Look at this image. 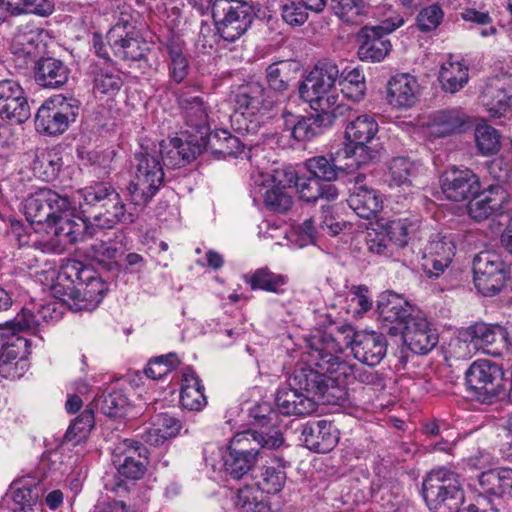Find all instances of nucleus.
Segmentation results:
<instances>
[{
    "mask_svg": "<svg viewBox=\"0 0 512 512\" xmlns=\"http://www.w3.org/2000/svg\"><path fill=\"white\" fill-rule=\"evenodd\" d=\"M201 145L196 144L192 132L185 139L175 137L159 143L142 139L135 153L136 172L130 185V201L135 206H145L163 183V166L172 169L185 166L201 154Z\"/></svg>",
    "mask_w": 512,
    "mask_h": 512,
    "instance_id": "f257e3e1",
    "label": "nucleus"
},
{
    "mask_svg": "<svg viewBox=\"0 0 512 512\" xmlns=\"http://www.w3.org/2000/svg\"><path fill=\"white\" fill-rule=\"evenodd\" d=\"M312 343L315 354H331L335 358H340L344 348L350 347L354 357L368 366L378 365L387 352V341L382 333L356 332L350 324L317 330Z\"/></svg>",
    "mask_w": 512,
    "mask_h": 512,
    "instance_id": "f03ea898",
    "label": "nucleus"
},
{
    "mask_svg": "<svg viewBox=\"0 0 512 512\" xmlns=\"http://www.w3.org/2000/svg\"><path fill=\"white\" fill-rule=\"evenodd\" d=\"M104 291L105 285L96 272L76 260L61 268L52 286L53 295L74 310L94 309L102 301Z\"/></svg>",
    "mask_w": 512,
    "mask_h": 512,
    "instance_id": "7ed1b4c3",
    "label": "nucleus"
},
{
    "mask_svg": "<svg viewBox=\"0 0 512 512\" xmlns=\"http://www.w3.org/2000/svg\"><path fill=\"white\" fill-rule=\"evenodd\" d=\"M284 442L280 432L272 434L253 430L236 434L223 455L224 469L234 479H241L255 466L264 450H273Z\"/></svg>",
    "mask_w": 512,
    "mask_h": 512,
    "instance_id": "20e7f679",
    "label": "nucleus"
},
{
    "mask_svg": "<svg viewBox=\"0 0 512 512\" xmlns=\"http://www.w3.org/2000/svg\"><path fill=\"white\" fill-rule=\"evenodd\" d=\"M182 428L181 422L169 415L160 413L153 418L150 425L133 429L130 439V480L141 479L149 464L148 449L143 445H160L177 436Z\"/></svg>",
    "mask_w": 512,
    "mask_h": 512,
    "instance_id": "39448f33",
    "label": "nucleus"
},
{
    "mask_svg": "<svg viewBox=\"0 0 512 512\" xmlns=\"http://www.w3.org/2000/svg\"><path fill=\"white\" fill-rule=\"evenodd\" d=\"M423 497L432 512H459L465 499L458 474L444 467L427 475Z\"/></svg>",
    "mask_w": 512,
    "mask_h": 512,
    "instance_id": "423d86ee",
    "label": "nucleus"
},
{
    "mask_svg": "<svg viewBox=\"0 0 512 512\" xmlns=\"http://www.w3.org/2000/svg\"><path fill=\"white\" fill-rule=\"evenodd\" d=\"M340 69L335 61L323 59L299 85L300 97L315 110L335 109L338 96L334 92Z\"/></svg>",
    "mask_w": 512,
    "mask_h": 512,
    "instance_id": "0eeeda50",
    "label": "nucleus"
},
{
    "mask_svg": "<svg viewBox=\"0 0 512 512\" xmlns=\"http://www.w3.org/2000/svg\"><path fill=\"white\" fill-rule=\"evenodd\" d=\"M211 3V13L217 31L227 42L239 39L250 27L253 7L241 0H206Z\"/></svg>",
    "mask_w": 512,
    "mask_h": 512,
    "instance_id": "6e6552de",
    "label": "nucleus"
},
{
    "mask_svg": "<svg viewBox=\"0 0 512 512\" xmlns=\"http://www.w3.org/2000/svg\"><path fill=\"white\" fill-rule=\"evenodd\" d=\"M79 194L85 205L104 210H100L93 217L97 227L112 228L125 215V205L121 203L119 194L103 183L86 187Z\"/></svg>",
    "mask_w": 512,
    "mask_h": 512,
    "instance_id": "1a4fd4ad",
    "label": "nucleus"
},
{
    "mask_svg": "<svg viewBox=\"0 0 512 512\" xmlns=\"http://www.w3.org/2000/svg\"><path fill=\"white\" fill-rule=\"evenodd\" d=\"M276 100L270 92L259 82H248L240 85L234 96V105L237 112L249 119L253 125L247 126V131L253 130L259 124V119L265 116Z\"/></svg>",
    "mask_w": 512,
    "mask_h": 512,
    "instance_id": "9d476101",
    "label": "nucleus"
},
{
    "mask_svg": "<svg viewBox=\"0 0 512 512\" xmlns=\"http://www.w3.org/2000/svg\"><path fill=\"white\" fill-rule=\"evenodd\" d=\"M504 372L500 365L490 360L474 361L465 373L466 384L482 402H492L503 388Z\"/></svg>",
    "mask_w": 512,
    "mask_h": 512,
    "instance_id": "9b49d317",
    "label": "nucleus"
},
{
    "mask_svg": "<svg viewBox=\"0 0 512 512\" xmlns=\"http://www.w3.org/2000/svg\"><path fill=\"white\" fill-rule=\"evenodd\" d=\"M72 210V204L67 196H62L51 189H39L30 195L24 204V213L31 224L45 225L52 222L58 213Z\"/></svg>",
    "mask_w": 512,
    "mask_h": 512,
    "instance_id": "f8f14e48",
    "label": "nucleus"
},
{
    "mask_svg": "<svg viewBox=\"0 0 512 512\" xmlns=\"http://www.w3.org/2000/svg\"><path fill=\"white\" fill-rule=\"evenodd\" d=\"M127 250V237L125 233H121L108 242L96 241L90 244L86 248V254L111 278L117 279L121 274H126Z\"/></svg>",
    "mask_w": 512,
    "mask_h": 512,
    "instance_id": "ddd939ff",
    "label": "nucleus"
},
{
    "mask_svg": "<svg viewBox=\"0 0 512 512\" xmlns=\"http://www.w3.org/2000/svg\"><path fill=\"white\" fill-rule=\"evenodd\" d=\"M404 23L403 18L383 21L377 26H365L358 34V56L362 61L380 62L391 49V43L385 35L393 32Z\"/></svg>",
    "mask_w": 512,
    "mask_h": 512,
    "instance_id": "4468645a",
    "label": "nucleus"
},
{
    "mask_svg": "<svg viewBox=\"0 0 512 512\" xmlns=\"http://www.w3.org/2000/svg\"><path fill=\"white\" fill-rule=\"evenodd\" d=\"M474 283L484 296L498 293L506 281V270L500 256L492 251H482L473 259Z\"/></svg>",
    "mask_w": 512,
    "mask_h": 512,
    "instance_id": "2eb2a0df",
    "label": "nucleus"
},
{
    "mask_svg": "<svg viewBox=\"0 0 512 512\" xmlns=\"http://www.w3.org/2000/svg\"><path fill=\"white\" fill-rule=\"evenodd\" d=\"M78 106L66 98L57 96L47 100L37 111L35 126L38 131L48 135L62 134L69 123L75 121Z\"/></svg>",
    "mask_w": 512,
    "mask_h": 512,
    "instance_id": "dca6fc26",
    "label": "nucleus"
},
{
    "mask_svg": "<svg viewBox=\"0 0 512 512\" xmlns=\"http://www.w3.org/2000/svg\"><path fill=\"white\" fill-rule=\"evenodd\" d=\"M463 337L458 340L459 344H465L467 348L472 346L475 351L482 350L493 356H500L503 350L512 345L506 329L499 325L477 323L469 327Z\"/></svg>",
    "mask_w": 512,
    "mask_h": 512,
    "instance_id": "f3484780",
    "label": "nucleus"
},
{
    "mask_svg": "<svg viewBox=\"0 0 512 512\" xmlns=\"http://www.w3.org/2000/svg\"><path fill=\"white\" fill-rule=\"evenodd\" d=\"M31 116L28 97L21 84L13 79L0 80V117L22 124Z\"/></svg>",
    "mask_w": 512,
    "mask_h": 512,
    "instance_id": "a211bd4d",
    "label": "nucleus"
},
{
    "mask_svg": "<svg viewBox=\"0 0 512 512\" xmlns=\"http://www.w3.org/2000/svg\"><path fill=\"white\" fill-rule=\"evenodd\" d=\"M407 235L406 220H391L380 229L367 232V248L375 255L388 256L393 253L394 247H403L407 244Z\"/></svg>",
    "mask_w": 512,
    "mask_h": 512,
    "instance_id": "6ab92c4d",
    "label": "nucleus"
},
{
    "mask_svg": "<svg viewBox=\"0 0 512 512\" xmlns=\"http://www.w3.org/2000/svg\"><path fill=\"white\" fill-rule=\"evenodd\" d=\"M315 337L316 332L306 339L307 351L305 352L304 360L307 363V366L296 368L288 380L289 387L295 391L302 392L305 395H310L313 399H315L317 393H319V388L321 386L324 375L328 372L317 365L318 361H313L312 342Z\"/></svg>",
    "mask_w": 512,
    "mask_h": 512,
    "instance_id": "aec40b11",
    "label": "nucleus"
},
{
    "mask_svg": "<svg viewBox=\"0 0 512 512\" xmlns=\"http://www.w3.org/2000/svg\"><path fill=\"white\" fill-rule=\"evenodd\" d=\"M378 313L382 319L383 329L392 336H396L403 326L414 318L411 305L394 292L381 295L378 301Z\"/></svg>",
    "mask_w": 512,
    "mask_h": 512,
    "instance_id": "412c9836",
    "label": "nucleus"
},
{
    "mask_svg": "<svg viewBox=\"0 0 512 512\" xmlns=\"http://www.w3.org/2000/svg\"><path fill=\"white\" fill-rule=\"evenodd\" d=\"M455 250L452 234H435L427 244L423 257V268L427 275L439 277L449 267Z\"/></svg>",
    "mask_w": 512,
    "mask_h": 512,
    "instance_id": "4be33fe9",
    "label": "nucleus"
},
{
    "mask_svg": "<svg viewBox=\"0 0 512 512\" xmlns=\"http://www.w3.org/2000/svg\"><path fill=\"white\" fill-rule=\"evenodd\" d=\"M312 357L313 361H318L317 365L322 369L336 371L343 375L345 379H349L350 383L355 380L378 389L384 387L383 378L378 372L365 369L356 364H349L340 358H335L331 354H324L323 356L320 352L316 354L312 352Z\"/></svg>",
    "mask_w": 512,
    "mask_h": 512,
    "instance_id": "5701e85b",
    "label": "nucleus"
},
{
    "mask_svg": "<svg viewBox=\"0 0 512 512\" xmlns=\"http://www.w3.org/2000/svg\"><path fill=\"white\" fill-rule=\"evenodd\" d=\"M441 189L448 200L459 202L476 196L480 191V181L472 170L453 167L443 174Z\"/></svg>",
    "mask_w": 512,
    "mask_h": 512,
    "instance_id": "b1692460",
    "label": "nucleus"
},
{
    "mask_svg": "<svg viewBox=\"0 0 512 512\" xmlns=\"http://www.w3.org/2000/svg\"><path fill=\"white\" fill-rule=\"evenodd\" d=\"M69 212L58 213L55 219L45 228L47 234L56 238L55 245L57 246L74 244L94 235L95 229L93 227L88 226L84 219L70 218Z\"/></svg>",
    "mask_w": 512,
    "mask_h": 512,
    "instance_id": "393cba45",
    "label": "nucleus"
},
{
    "mask_svg": "<svg viewBox=\"0 0 512 512\" xmlns=\"http://www.w3.org/2000/svg\"><path fill=\"white\" fill-rule=\"evenodd\" d=\"M249 161L254 167L252 179L256 186L266 187V183L287 189L292 185H296L299 176L291 168L274 169L272 174L269 173V161L262 155V151L258 148L250 150Z\"/></svg>",
    "mask_w": 512,
    "mask_h": 512,
    "instance_id": "a878e982",
    "label": "nucleus"
},
{
    "mask_svg": "<svg viewBox=\"0 0 512 512\" xmlns=\"http://www.w3.org/2000/svg\"><path fill=\"white\" fill-rule=\"evenodd\" d=\"M403 342L416 354H427L438 343V335L428 321L421 316H414L399 332Z\"/></svg>",
    "mask_w": 512,
    "mask_h": 512,
    "instance_id": "bb28decb",
    "label": "nucleus"
},
{
    "mask_svg": "<svg viewBox=\"0 0 512 512\" xmlns=\"http://www.w3.org/2000/svg\"><path fill=\"white\" fill-rule=\"evenodd\" d=\"M28 340L18 337L0 349V376L6 379L20 378L27 369Z\"/></svg>",
    "mask_w": 512,
    "mask_h": 512,
    "instance_id": "cd10ccee",
    "label": "nucleus"
},
{
    "mask_svg": "<svg viewBox=\"0 0 512 512\" xmlns=\"http://www.w3.org/2000/svg\"><path fill=\"white\" fill-rule=\"evenodd\" d=\"M364 180V174L354 177V187L351 189L347 202L359 217L369 219L381 209L382 199L378 191L368 187Z\"/></svg>",
    "mask_w": 512,
    "mask_h": 512,
    "instance_id": "c85d7f7f",
    "label": "nucleus"
},
{
    "mask_svg": "<svg viewBox=\"0 0 512 512\" xmlns=\"http://www.w3.org/2000/svg\"><path fill=\"white\" fill-rule=\"evenodd\" d=\"M482 106L491 118H501L512 114V94L498 77L491 78L485 84L480 95Z\"/></svg>",
    "mask_w": 512,
    "mask_h": 512,
    "instance_id": "c756f323",
    "label": "nucleus"
},
{
    "mask_svg": "<svg viewBox=\"0 0 512 512\" xmlns=\"http://www.w3.org/2000/svg\"><path fill=\"white\" fill-rule=\"evenodd\" d=\"M302 437L305 446L316 453L333 450L339 441V431L327 420L310 422L303 427Z\"/></svg>",
    "mask_w": 512,
    "mask_h": 512,
    "instance_id": "7c9ffc66",
    "label": "nucleus"
},
{
    "mask_svg": "<svg viewBox=\"0 0 512 512\" xmlns=\"http://www.w3.org/2000/svg\"><path fill=\"white\" fill-rule=\"evenodd\" d=\"M506 202V191L500 186H491L487 191L473 196L468 204V214L480 222L501 213Z\"/></svg>",
    "mask_w": 512,
    "mask_h": 512,
    "instance_id": "2f4dec72",
    "label": "nucleus"
},
{
    "mask_svg": "<svg viewBox=\"0 0 512 512\" xmlns=\"http://www.w3.org/2000/svg\"><path fill=\"white\" fill-rule=\"evenodd\" d=\"M479 497L512 499V468L489 469L478 476Z\"/></svg>",
    "mask_w": 512,
    "mask_h": 512,
    "instance_id": "473e14b6",
    "label": "nucleus"
},
{
    "mask_svg": "<svg viewBox=\"0 0 512 512\" xmlns=\"http://www.w3.org/2000/svg\"><path fill=\"white\" fill-rule=\"evenodd\" d=\"M344 106L337 105L335 109L319 110L320 112L309 117H302L293 125L291 135L298 141H309L323 133L331 126L337 116L341 114Z\"/></svg>",
    "mask_w": 512,
    "mask_h": 512,
    "instance_id": "72a5a7b5",
    "label": "nucleus"
},
{
    "mask_svg": "<svg viewBox=\"0 0 512 512\" xmlns=\"http://www.w3.org/2000/svg\"><path fill=\"white\" fill-rule=\"evenodd\" d=\"M468 116L459 108L445 109L433 113L427 123V134L433 138H442L464 130Z\"/></svg>",
    "mask_w": 512,
    "mask_h": 512,
    "instance_id": "f704fd0d",
    "label": "nucleus"
},
{
    "mask_svg": "<svg viewBox=\"0 0 512 512\" xmlns=\"http://www.w3.org/2000/svg\"><path fill=\"white\" fill-rule=\"evenodd\" d=\"M418 95L419 84L410 74H397L388 81L387 99L395 107H412L417 102Z\"/></svg>",
    "mask_w": 512,
    "mask_h": 512,
    "instance_id": "c9c22d12",
    "label": "nucleus"
},
{
    "mask_svg": "<svg viewBox=\"0 0 512 512\" xmlns=\"http://www.w3.org/2000/svg\"><path fill=\"white\" fill-rule=\"evenodd\" d=\"M69 75L70 69L59 59L44 57L35 62L34 79L41 87L61 88L67 83Z\"/></svg>",
    "mask_w": 512,
    "mask_h": 512,
    "instance_id": "e433bc0d",
    "label": "nucleus"
},
{
    "mask_svg": "<svg viewBox=\"0 0 512 512\" xmlns=\"http://www.w3.org/2000/svg\"><path fill=\"white\" fill-rule=\"evenodd\" d=\"M275 401L279 412L287 416H307L317 409L316 399L291 387L278 390Z\"/></svg>",
    "mask_w": 512,
    "mask_h": 512,
    "instance_id": "4c0bfd02",
    "label": "nucleus"
},
{
    "mask_svg": "<svg viewBox=\"0 0 512 512\" xmlns=\"http://www.w3.org/2000/svg\"><path fill=\"white\" fill-rule=\"evenodd\" d=\"M38 38L39 35L35 31L27 28H19L14 33L10 49L18 68H26L29 63L35 62L39 46Z\"/></svg>",
    "mask_w": 512,
    "mask_h": 512,
    "instance_id": "58836bf2",
    "label": "nucleus"
},
{
    "mask_svg": "<svg viewBox=\"0 0 512 512\" xmlns=\"http://www.w3.org/2000/svg\"><path fill=\"white\" fill-rule=\"evenodd\" d=\"M183 118L186 125L191 129L187 130L186 134L200 135L205 133L208 129V113L207 108L198 96L182 97L179 101Z\"/></svg>",
    "mask_w": 512,
    "mask_h": 512,
    "instance_id": "ea45409f",
    "label": "nucleus"
},
{
    "mask_svg": "<svg viewBox=\"0 0 512 512\" xmlns=\"http://www.w3.org/2000/svg\"><path fill=\"white\" fill-rule=\"evenodd\" d=\"M300 198L308 203H315L317 200L335 201L339 191L334 184L323 183L317 178L299 176L295 185Z\"/></svg>",
    "mask_w": 512,
    "mask_h": 512,
    "instance_id": "a19ab883",
    "label": "nucleus"
},
{
    "mask_svg": "<svg viewBox=\"0 0 512 512\" xmlns=\"http://www.w3.org/2000/svg\"><path fill=\"white\" fill-rule=\"evenodd\" d=\"M196 144H202L201 153L209 148L214 152L223 155L238 154L240 141L237 137L231 135L227 130L210 131V127L200 135L194 134Z\"/></svg>",
    "mask_w": 512,
    "mask_h": 512,
    "instance_id": "79ce46f5",
    "label": "nucleus"
},
{
    "mask_svg": "<svg viewBox=\"0 0 512 512\" xmlns=\"http://www.w3.org/2000/svg\"><path fill=\"white\" fill-rule=\"evenodd\" d=\"M349 383V379H345L338 372H327L324 375L316 398L326 404L340 405L347 399L346 386Z\"/></svg>",
    "mask_w": 512,
    "mask_h": 512,
    "instance_id": "37998d69",
    "label": "nucleus"
},
{
    "mask_svg": "<svg viewBox=\"0 0 512 512\" xmlns=\"http://www.w3.org/2000/svg\"><path fill=\"white\" fill-rule=\"evenodd\" d=\"M330 8L342 22L359 25L367 17L370 4L367 0H331Z\"/></svg>",
    "mask_w": 512,
    "mask_h": 512,
    "instance_id": "c03bdc74",
    "label": "nucleus"
},
{
    "mask_svg": "<svg viewBox=\"0 0 512 512\" xmlns=\"http://www.w3.org/2000/svg\"><path fill=\"white\" fill-rule=\"evenodd\" d=\"M180 403L184 409L191 411H200L207 404L204 387L194 372L184 374Z\"/></svg>",
    "mask_w": 512,
    "mask_h": 512,
    "instance_id": "a18cd8bd",
    "label": "nucleus"
},
{
    "mask_svg": "<svg viewBox=\"0 0 512 512\" xmlns=\"http://www.w3.org/2000/svg\"><path fill=\"white\" fill-rule=\"evenodd\" d=\"M378 132V123L372 115L364 114L352 120L345 129L349 144L372 143Z\"/></svg>",
    "mask_w": 512,
    "mask_h": 512,
    "instance_id": "49530a36",
    "label": "nucleus"
},
{
    "mask_svg": "<svg viewBox=\"0 0 512 512\" xmlns=\"http://www.w3.org/2000/svg\"><path fill=\"white\" fill-rule=\"evenodd\" d=\"M244 281L250 285L252 290H264L276 294H283L282 288L287 284V277L276 274L267 268H260L252 273L244 275Z\"/></svg>",
    "mask_w": 512,
    "mask_h": 512,
    "instance_id": "de8ad7c7",
    "label": "nucleus"
},
{
    "mask_svg": "<svg viewBox=\"0 0 512 512\" xmlns=\"http://www.w3.org/2000/svg\"><path fill=\"white\" fill-rule=\"evenodd\" d=\"M126 441L123 445L117 446L113 450L112 463L117 469V473L110 483L106 485L107 489L122 497L128 493V455L126 454Z\"/></svg>",
    "mask_w": 512,
    "mask_h": 512,
    "instance_id": "09e8293b",
    "label": "nucleus"
},
{
    "mask_svg": "<svg viewBox=\"0 0 512 512\" xmlns=\"http://www.w3.org/2000/svg\"><path fill=\"white\" fill-rule=\"evenodd\" d=\"M439 80L445 91L456 93L468 81V68L459 61L448 60L441 65Z\"/></svg>",
    "mask_w": 512,
    "mask_h": 512,
    "instance_id": "8fccbe9b",
    "label": "nucleus"
},
{
    "mask_svg": "<svg viewBox=\"0 0 512 512\" xmlns=\"http://www.w3.org/2000/svg\"><path fill=\"white\" fill-rule=\"evenodd\" d=\"M338 82L342 94L347 99L358 102L363 98L366 84L364 74L359 68H344L340 71Z\"/></svg>",
    "mask_w": 512,
    "mask_h": 512,
    "instance_id": "3c124183",
    "label": "nucleus"
},
{
    "mask_svg": "<svg viewBox=\"0 0 512 512\" xmlns=\"http://www.w3.org/2000/svg\"><path fill=\"white\" fill-rule=\"evenodd\" d=\"M61 167L62 159L57 153L51 151H43L37 154L32 163L34 175L46 182L55 180Z\"/></svg>",
    "mask_w": 512,
    "mask_h": 512,
    "instance_id": "603ef678",
    "label": "nucleus"
},
{
    "mask_svg": "<svg viewBox=\"0 0 512 512\" xmlns=\"http://www.w3.org/2000/svg\"><path fill=\"white\" fill-rule=\"evenodd\" d=\"M31 223L29 225H25L23 222L10 218L9 219V230L8 235L11 240L15 241L19 248L22 247H33L42 252H49L53 250V245L47 242L40 241H31Z\"/></svg>",
    "mask_w": 512,
    "mask_h": 512,
    "instance_id": "864d4df0",
    "label": "nucleus"
},
{
    "mask_svg": "<svg viewBox=\"0 0 512 512\" xmlns=\"http://www.w3.org/2000/svg\"><path fill=\"white\" fill-rule=\"evenodd\" d=\"M167 53L169 76L174 82L181 83L189 74V60L184 54L182 46L175 41H170L167 44Z\"/></svg>",
    "mask_w": 512,
    "mask_h": 512,
    "instance_id": "5fc2aeb1",
    "label": "nucleus"
},
{
    "mask_svg": "<svg viewBox=\"0 0 512 512\" xmlns=\"http://www.w3.org/2000/svg\"><path fill=\"white\" fill-rule=\"evenodd\" d=\"M259 193L263 197L265 206L277 213L287 212L293 205V199L286 189L275 187L266 183V187L258 186Z\"/></svg>",
    "mask_w": 512,
    "mask_h": 512,
    "instance_id": "6e6d98bb",
    "label": "nucleus"
},
{
    "mask_svg": "<svg viewBox=\"0 0 512 512\" xmlns=\"http://www.w3.org/2000/svg\"><path fill=\"white\" fill-rule=\"evenodd\" d=\"M305 166L310 174L318 180L324 181L323 183H331L338 178L339 168L335 164V160L330 155L326 156H315L306 160Z\"/></svg>",
    "mask_w": 512,
    "mask_h": 512,
    "instance_id": "4d7b16f0",
    "label": "nucleus"
},
{
    "mask_svg": "<svg viewBox=\"0 0 512 512\" xmlns=\"http://www.w3.org/2000/svg\"><path fill=\"white\" fill-rule=\"evenodd\" d=\"M369 144L370 143L346 145L344 153L345 158L350 160V163H347L349 168H361L378 159L379 150Z\"/></svg>",
    "mask_w": 512,
    "mask_h": 512,
    "instance_id": "13d9d810",
    "label": "nucleus"
},
{
    "mask_svg": "<svg viewBox=\"0 0 512 512\" xmlns=\"http://www.w3.org/2000/svg\"><path fill=\"white\" fill-rule=\"evenodd\" d=\"M284 465L278 467L266 466L262 472L261 478L257 481L258 488L267 494H276L280 492L286 481Z\"/></svg>",
    "mask_w": 512,
    "mask_h": 512,
    "instance_id": "bf43d9fd",
    "label": "nucleus"
},
{
    "mask_svg": "<svg viewBox=\"0 0 512 512\" xmlns=\"http://www.w3.org/2000/svg\"><path fill=\"white\" fill-rule=\"evenodd\" d=\"M476 143L483 155H492L500 149V135L489 125H480L475 131Z\"/></svg>",
    "mask_w": 512,
    "mask_h": 512,
    "instance_id": "052dcab7",
    "label": "nucleus"
},
{
    "mask_svg": "<svg viewBox=\"0 0 512 512\" xmlns=\"http://www.w3.org/2000/svg\"><path fill=\"white\" fill-rule=\"evenodd\" d=\"M128 32L126 31V22L120 21L112 27L108 34L107 40L115 57L125 60L128 57Z\"/></svg>",
    "mask_w": 512,
    "mask_h": 512,
    "instance_id": "680f3d73",
    "label": "nucleus"
},
{
    "mask_svg": "<svg viewBox=\"0 0 512 512\" xmlns=\"http://www.w3.org/2000/svg\"><path fill=\"white\" fill-rule=\"evenodd\" d=\"M179 361L173 353L162 355L150 361L144 370L145 375L153 380L161 379L169 374Z\"/></svg>",
    "mask_w": 512,
    "mask_h": 512,
    "instance_id": "e2e57ef3",
    "label": "nucleus"
},
{
    "mask_svg": "<svg viewBox=\"0 0 512 512\" xmlns=\"http://www.w3.org/2000/svg\"><path fill=\"white\" fill-rule=\"evenodd\" d=\"M444 12L439 4H432L420 10L416 17V25L421 32L435 30L442 22Z\"/></svg>",
    "mask_w": 512,
    "mask_h": 512,
    "instance_id": "0e129e2a",
    "label": "nucleus"
},
{
    "mask_svg": "<svg viewBox=\"0 0 512 512\" xmlns=\"http://www.w3.org/2000/svg\"><path fill=\"white\" fill-rule=\"evenodd\" d=\"M8 4L17 13L29 12L47 16L54 10L52 0H8Z\"/></svg>",
    "mask_w": 512,
    "mask_h": 512,
    "instance_id": "69168bd1",
    "label": "nucleus"
},
{
    "mask_svg": "<svg viewBox=\"0 0 512 512\" xmlns=\"http://www.w3.org/2000/svg\"><path fill=\"white\" fill-rule=\"evenodd\" d=\"M288 64L286 62L273 63L266 69V80L271 90L283 93L289 87L287 79Z\"/></svg>",
    "mask_w": 512,
    "mask_h": 512,
    "instance_id": "338daca9",
    "label": "nucleus"
},
{
    "mask_svg": "<svg viewBox=\"0 0 512 512\" xmlns=\"http://www.w3.org/2000/svg\"><path fill=\"white\" fill-rule=\"evenodd\" d=\"M128 406V397L123 390H117L104 396L101 402L102 412L109 417L121 416Z\"/></svg>",
    "mask_w": 512,
    "mask_h": 512,
    "instance_id": "774afa93",
    "label": "nucleus"
}]
</instances>
